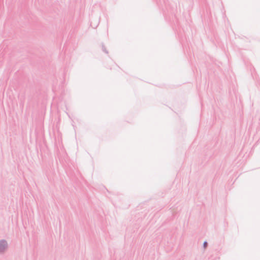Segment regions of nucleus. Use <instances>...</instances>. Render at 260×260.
<instances>
[{
  "instance_id": "2",
  "label": "nucleus",
  "mask_w": 260,
  "mask_h": 260,
  "mask_svg": "<svg viewBox=\"0 0 260 260\" xmlns=\"http://www.w3.org/2000/svg\"><path fill=\"white\" fill-rule=\"evenodd\" d=\"M207 245V243L206 242H205L204 243V247H206Z\"/></svg>"
},
{
  "instance_id": "1",
  "label": "nucleus",
  "mask_w": 260,
  "mask_h": 260,
  "mask_svg": "<svg viewBox=\"0 0 260 260\" xmlns=\"http://www.w3.org/2000/svg\"><path fill=\"white\" fill-rule=\"evenodd\" d=\"M7 246V242L5 241H0V252L3 251Z\"/></svg>"
}]
</instances>
